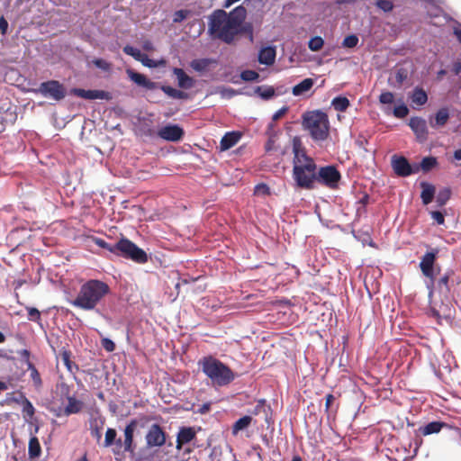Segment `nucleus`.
<instances>
[{
	"label": "nucleus",
	"mask_w": 461,
	"mask_h": 461,
	"mask_svg": "<svg viewBox=\"0 0 461 461\" xmlns=\"http://www.w3.org/2000/svg\"><path fill=\"white\" fill-rule=\"evenodd\" d=\"M157 135L168 141H178L184 136V131L177 125H167L159 129Z\"/></svg>",
	"instance_id": "4468645a"
},
{
	"label": "nucleus",
	"mask_w": 461,
	"mask_h": 461,
	"mask_svg": "<svg viewBox=\"0 0 461 461\" xmlns=\"http://www.w3.org/2000/svg\"><path fill=\"white\" fill-rule=\"evenodd\" d=\"M448 281H449V275L445 274L443 276H441L438 282V286H445L448 289Z\"/></svg>",
	"instance_id": "680f3d73"
},
{
	"label": "nucleus",
	"mask_w": 461,
	"mask_h": 461,
	"mask_svg": "<svg viewBox=\"0 0 461 461\" xmlns=\"http://www.w3.org/2000/svg\"><path fill=\"white\" fill-rule=\"evenodd\" d=\"M256 194H262L264 195H268L270 194V189L268 185L266 184H259L255 187Z\"/></svg>",
	"instance_id": "bf43d9fd"
},
{
	"label": "nucleus",
	"mask_w": 461,
	"mask_h": 461,
	"mask_svg": "<svg viewBox=\"0 0 461 461\" xmlns=\"http://www.w3.org/2000/svg\"><path fill=\"white\" fill-rule=\"evenodd\" d=\"M408 124L420 141H424L427 140V122L422 117H411Z\"/></svg>",
	"instance_id": "2eb2a0df"
},
{
	"label": "nucleus",
	"mask_w": 461,
	"mask_h": 461,
	"mask_svg": "<svg viewBox=\"0 0 461 461\" xmlns=\"http://www.w3.org/2000/svg\"><path fill=\"white\" fill-rule=\"evenodd\" d=\"M8 29V23L7 21L2 16L0 18V32L2 34H5L6 31Z\"/></svg>",
	"instance_id": "0e129e2a"
},
{
	"label": "nucleus",
	"mask_w": 461,
	"mask_h": 461,
	"mask_svg": "<svg viewBox=\"0 0 461 461\" xmlns=\"http://www.w3.org/2000/svg\"><path fill=\"white\" fill-rule=\"evenodd\" d=\"M19 355L24 360L26 366H28V362H31L30 361V355H31L30 351L27 349H22L19 352Z\"/></svg>",
	"instance_id": "e2e57ef3"
},
{
	"label": "nucleus",
	"mask_w": 461,
	"mask_h": 461,
	"mask_svg": "<svg viewBox=\"0 0 461 461\" xmlns=\"http://www.w3.org/2000/svg\"><path fill=\"white\" fill-rule=\"evenodd\" d=\"M239 35H246L250 42L254 41V34H253V24L251 23L241 22L240 23V28L238 29Z\"/></svg>",
	"instance_id": "2f4dec72"
},
{
	"label": "nucleus",
	"mask_w": 461,
	"mask_h": 461,
	"mask_svg": "<svg viewBox=\"0 0 461 461\" xmlns=\"http://www.w3.org/2000/svg\"><path fill=\"white\" fill-rule=\"evenodd\" d=\"M113 446L112 451L115 456H122L124 455L123 441L121 438H116Z\"/></svg>",
	"instance_id": "c03bdc74"
},
{
	"label": "nucleus",
	"mask_w": 461,
	"mask_h": 461,
	"mask_svg": "<svg viewBox=\"0 0 461 461\" xmlns=\"http://www.w3.org/2000/svg\"><path fill=\"white\" fill-rule=\"evenodd\" d=\"M331 105L337 112H345L349 106V100L345 96H337L332 100Z\"/></svg>",
	"instance_id": "473e14b6"
},
{
	"label": "nucleus",
	"mask_w": 461,
	"mask_h": 461,
	"mask_svg": "<svg viewBox=\"0 0 461 461\" xmlns=\"http://www.w3.org/2000/svg\"><path fill=\"white\" fill-rule=\"evenodd\" d=\"M451 196L449 188L440 190L437 195V203L438 206H444Z\"/></svg>",
	"instance_id": "a19ab883"
},
{
	"label": "nucleus",
	"mask_w": 461,
	"mask_h": 461,
	"mask_svg": "<svg viewBox=\"0 0 461 461\" xmlns=\"http://www.w3.org/2000/svg\"><path fill=\"white\" fill-rule=\"evenodd\" d=\"M255 93L263 99L267 100L275 95V89L271 86H261L256 88Z\"/></svg>",
	"instance_id": "4c0bfd02"
},
{
	"label": "nucleus",
	"mask_w": 461,
	"mask_h": 461,
	"mask_svg": "<svg viewBox=\"0 0 461 461\" xmlns=\"http://www.w3.org/2000/svg\"><path fill=\"white\" fill-rule=\"evenodd\" d=\"M438 165L437 158L435 157H425L422 158L420 163L419 167L420 170L424 173L429 172L432 168H434Z\"/></svg>",
	"instance_id": "c756f323"
},
{
	"label": "nucleus",
	"mask_w": 461,
	"mask_h": 461,
	"mask_svg": "<svg viewBox=\"0 0 461 461\" xmlns=\"http://www.w3.org/2000/svg\"><path fill=\"white\" fill-rule=\"evenodd\" d=\"M324 44L321 37L316 36L309 41L308 47L312 51H319Z\"/></svg>",
	"instance_id": "37998d69"
},
{
	"label": "nucleus",
	"mask_w": 461,
	"mask_h": 461,
	"mask_svg": "<svg viewBox=\"0 0 461 461\" xmlns=\"http://www.w3.org/2000/svg\"><path fill=\"white\" fill-rule=\"evenodd\" d=\"M408 72L404 68H400L395 73V79L399 84H402L407 79Z\"/></svg>",
	"instance_id": "6e6d98bb"
},
{
	"label": "nucleus",
	"mask_w": 461,
	"mask_h": 461,
	"mask_svg": "<svg viewBox=\"0 0 461 461\" xmlns=\"http://www.w3.org/2000/svg\"><path fill=\"white\" fill-rule=\"evenodd\" d=\"M420 186L422 188L420 198L424 204H429L432 202L435 195V187L433 185L427 182H421Z\"/></svg>",
	"instance_id": "b1692460"
},
{
	"label": "nucleus",
	"mask_w": 461,
	"mask_h": 461,
	"mask_svg": "<svg viewBox=\"0 0 461 461\" xmlns=\"http://www.w3.org/2000/svg\"><path fill=\"white\" fill-rule=\"evenodd\" d=\"M35 409L32 403L27 399L24 398L23 401V414L26 420H31L34 416Z\"/></svg>",
	"instance_id": "c9c22d12"
},
{
	"label": "nucleus",
	"mask_w": 461,
	"mask_h": 461,
	"mask_svg": "<svg viewBox=\"0 0 461 461\" xmlns=\"http://www.w3.org/2000/svg\"><path fill=\"white\" fill-rule=\"evenodd\" d=\"M394 100L393 94L391 92H384L379 96V101L382 104H392Z\"/></svg>",
	"instance_id": "864d4df0"
},
{
	"label": "nucleus",
	"mask_w": 461,
	"mask_h": 461,
	"mask_svg": "<svg viewBox=\"0 0 461 461\" xmlns=\"http://www.w3.org/2000/svg\"><path fill=\"white\" fill-rule=\"evenodd\" d=\"M313 80L312 78H305L303 81H301L299 84L295 85L293 87V94L294 95H302L305 94L306 92L310 91L311 88L313 86Z\"/></svg>",
	"instance_id": "a878e982"
},
{
	"label": "nucleus",
	"mask_w": 461,
	"mask_h": 461,
	"mask_svg": "<svg viewBox=\"0 0 461 461\" xmlns=\"http://www.w3.org/2000/svg\"><path fill=\"white\" fill-rule=\"evenodd\" d=\"M432 219L439 225L445 221L444 214L439 211H433L430 212Z\"/></svg>",
	"instance_id": "4d7b16f0"
},
{
	"label": "nucleus",
	"mask_w": 461,
	"mask_h": 461,
	"mask_svg": "<svg viewBox=\"0 0 461 461\" xmlns=\"http://www.w3.org/2000/svg\"><path fill=\"white\" fill-rule=\"evenodd\" d=\"M138 422L136 420H131L124 429V439H123V451L130 454H134L136 445L134 444L133 436L134 431L137 428Z\"/></svg>",
	"instance_id": "ddd939ff"
},
{
	"label": "nucleus",
	"mask_w": 461,
	"mask_h": 461,
	"mask_svg": "<svg viewBox=\"0 0 461 461\" xmlns=\"http://www.w3.org/2000/svg\"><path fill=\"white\" fill-rule=\"evenodd\" d=\"M27 369L31 371L30 376L35 387H41L42 385V380L35 366L32 362H28Z\"/></svg>",
	"instance_id": "f704fd0d"
},
{
	"label": "nucleus",
	"mask_w": 461,
	"mask_h": 461,
	"mask_svg": "<svg viewBox=\"0 0 461 461\" xmlns=\"http://www.w3.org/2000/svg\"><path fill=\"white\" fill-rule=\"evenodd\" d=\"M161 89L167 96H169L173 99H185L187 97L186 93H185L181 90L176 89L172 86H164L161 87Z\"/></svg>",
	"instance_id": "7c9ffc66"
},
{
	"label": "nucleus",
	"mask_w": 461,
	"mask_h": 461,
	"mask_svg": "<svg viewBox=\"0 0 461 461\" xmlns=\"http://www.w3.org/2000/svg\"><path fill=\"white\" fill-rule=\"evenodd\" d=\"M60 357H61V360L63 362V364L65 365V366L67 367L68 371L71 374H76L77 371H78V366L74 363L70 357H71V352L68 351V350H63L61 353H60Z\"/></svg>",
	"instance_id": "cd10ccee"
},
{
	"label": "nucleus",
	"mask_w": 461,
	"mask_h": 461,
	"mask_svg": "<svg viewBox=\"0 0 461 461\" xmlns=\"http://www.w3.org/2000/svg\"><path fill=\"white\" fill-rule=\"evenodd\" d=\"M391 166L394 174L400 177H406L420 171L417 164L411 165L405 157L399 155L392 156Z\"/></svg>",
	"instance_id": "0eeeda50"
},
{
	"label": "nucleus",
	"mask_w": 461,
	"mask_h": 461,
	"mask_svg": "<svg viewBox=\"0 0 461 461\" xmlns=\"http://www.w3.org/2000/svg\"><path fill=\"white\" fill-rule=\"evenodd\" d=\"M446 424L444 422H441V421H432V422H429L428 423L427 425L423 426V427H420L418 431L422 435V436H428V435H430V434H435V433H438L441 429L443 427H445Z\"/></svg>",
	"instance_id": "393cba45"
},
{
	"label": "nucleus",
	"mask_w": 461,
	"mask_h": 461,
	"mask_svg": "<svg viewBox=\"0 0 461 461\" xmlns=\"http://www.w3.org/2000/svg\"><path fill=\"white\" fill-rule=\"evenodd\" d=\"M340 173L333 166H326L317 171L316 181L330 187L335 188L340 180Z\"/></svg>",
	"instance_id": "6e6552de"
},
{
	"label": "nucleus",
	"mask_w": 461,
	"mask_h": 461,
	"mask_svg": "<svg viewBox=\"0 0 461 461\" xmlns=\"http://www.w3.org/2000/svg\"><path fill=\"white\" fill-rule=\"evenodd\" d=\"M198 365L213 386H227L237 377L236 373L229 366L212 356L203 357Z\"/></svg>",
	"instance_id": "20e7f679"
},
{
	"label": "nucleus",
	"mask_w": 461,
	"mask_h": 461,
	"mask_svg": "<svg viewBox=\"0 0 461 461\" xmlns=\"http://www.w3.org/2000/svg\"><path fill=\"white\" fill-rule=\"evenodd\" d=\"M110 293L109 285L98 279H90L84 283L70 303L84 311L94 310Z\"/></svg>",
	"instance_id": "7ed1b4c3"
},
{
	"label": "nucleus",
	"mask_w": 461,
	"mask_h": 461,
	"mask_svg": "<svg viewBox=\"0 0 461 461\" xmlns=\"http://www.w3.org/2000/svg\"><path fill=\"white\" fill-rule=\"evenodd\" d=\"M438 252V249H432L430 251H428L424 254L420 262V268L421 273L423 274L424 276L430 279L432 283L434 282L435 279L433 267L436 262Z\"/></svg>",
	"instance_id": "9b49d317"
},
{
	"label": "nucleus",
	"mask_w": 461,
	"mask_h": 461,
	"mask_svg": "<svg viewBox=\"0 0 461 461\" xmlns=\"http://www.w3.org/2000/svg\"><path fill=\"white\" fill-rule=\"evenodd\" d=\"M452 71L455 75H459L461 73V62L456 61L453 64Z\"/></svg>",
	"instance_id": "338daca9"
},
{
	"label": "nucleus",
	"mask_w": 461,
	"mask_h": 461,
	"mask_svg": "<svg viewBox=\"0 0 461 461\" xmlns=\"http://www.w3.org/2000/svg\"><path fill=\"white\" fill-rule=\"evenodd\" d=\"M41 454V447L37 437H32L28 446V455L32 459L38 458Z\"/></svg>",
	"instance_id": "bb28decb"
},
{
	"label": "nucleus",
	"mask_w": 461,
	"mask_h": 461,
	"mask_svg": "<svg viewBox=\"0 0 461 461\" xmlns=\"http://www.w3.org/2000/svg\"><path fill=\"white\" fill-rule=\"evenodd\" d=\"M123 52L129 56H131L137 61H140L142 55L144 54L140 50H138L131 45H126L123 48Z\"/></svg>",
	"instance_id": "79ce46f5"
},
{
	"label": "nucleus",
	"mask_w": 461,
	"mask_h": 461,
	"mask_svg": "<svg viewBox=\"0 0 461 461\" xmlns=\"http://www.w3.org/2000/svg\"><path fill=\"white\" fill-rule=\"evenodd\" d=\"M293 152V178L296 186L306 190L313 189L317 176L316 163L306 154L298 139H294Z\"/></svg>",
	"instance_id": "f03ea898"
},
{
	"label": "nucleus",
	"mask_w": 461,
	"mask_h": 461,
	"mask_svg": "<svg viewBox=\"0 0 461 461\" xmlns=\"http://www.w3.org/2000/svg\"><path fill=\"white\" fill-rule=\"evenodd\" d=\"M303 126L315 140H323L329 136L328 117H303Z\"/></svg>",
	"instance_id": "423d86ee"
},
{
	"label": "nucleus",
	"mask_w": 461,
	"mask_h": 461,
	"mask_svg": "<svg viewBox=\"0 0 461 461\" xmlns=\"http://www.w3.org/2000/svg\"><path fill=\"white\" fill-rule=\"evenodd\" d=\"M93 63L96 68H101L104 71L109 70L111 68L110 63L102 59H95V60H93Z\"/></svg>",
	"instance_id": "5fc2aeb1"
},
{
	"label": "nucleus",
	"mask_w": 461,
	"mask_h": 461,
	"mask_svg": "<svg viewBox=\"0 0 461 461\" xmlns=\"http://www.w3.org/2000/svg\"><path fill=\"white\" fill-rule=\"evenodd\" d=\"M84 402L76 399L73 396L68 397V404L63 410V415L69 416L71 414L78 413L82 411Z\"/></svg>",
	"instance_id": "4be33fe9"
},
{
	"label": "nucleus",
	"mask_w": 461,
	"mask_h": 461,
	"mask_svg": "<svg viewBox=\"0 0 461 461\" xmlns=\"http://www.w3.org/2000/svg\"><path fill=\"white\" fill-rule=\"evenodd\" d=\"M190 12L188 10H178L175 12L173 15V22L181 23L188 16Z\"/></svg>",
	"instance_id": "8fccbe9b"
},
{
	"label": "nucleus",
	"mask_w": 461,
	"mask_h": 461,
	"mask_svg": "<svg viewBox=\"0 0 461 461\" xmlns=\"http://www.w3.org/2000/svg\"><path fill=\"white\" fill-rule=\"evenodd\" d=\"M129 77L138 86L145 87L147 89H155L157 86V84L155 82L150 81L149 78H147L146 76L143 74L135 72L133 70L128 69L127 70Z\"/></svg>",
	"instance_id": "a211bd4d"
},
{
	"label": "nucleus",
	"mask_w": 461,
	"mask_h": 461,
	"mask_svg": "<svg viewBox=\"0 0 461 461\" xmlns=\"http://www.w3.org/2000/svg\"><path fill=\"white\" fill-rule=\"evenodd\" d=\"M358 43L357 36L351 34L345 37L342 45L346 48H354Z\"/></svg>",
	"instance_id": "49530a36"
},
{
	"label": "nucleus",
	"mask_w": 461,
	"mask_h": 461,
	"mask_svg": "<svg viewBox=\"0 0 461 461\" xmlns=\"http://www.w3.org/2000/svg\"><path fill=\"white\" fill-rule=\"evenodd\" d=\"M28 312V319L32 321H41V312L38 309L34 307H27Z\"/></svg>",
	"instance_id": "09e8293b"
},
{
	"label": "nucleus",
	"mask_w": 461,
	"mask_h": 461,
	"mask_svg": "<svg viewBox=\"0 0 461 461\" xmlns=\"http://www.w3.org/2000/svg\"><path fill=\"white\" fill-rule=\"evenodd\" d=\"M167 435L158 424H152L146 434V444L149 447H162L166 443Z\"/></svg>",
	"instance_id": "f8f14e48"
},
{
	"label": "nucleus",
	"mask_w": 461,
	"mask_h": 461,
	"mask_svg": "<svg viewBox=\"0 0 461 461\" xmlns=\"http://www.w3.org/2000/svg\"><path fill=\"white\" fill-rule=\"evenodd\" d=\"M116 437H117L116 429H114L113 428H108L105 432V437H104V440L103 443V447H112L116 439Z\"/></svg>",
	"instance_id": "58836bf2"
},
{
	"label": "nucleus",
	"mask_w": 461,
	"mask_h": 461,
	"mask_svg": "<svg viewBox=\"0 0 461 461\" xmlns=\"http://www.w3.org/2000/svg\"><path fill=\"white\" fill-rule=\"evenodd\" d=\"M449 117H434L430 120V125L433 128H439L444 126Z\"/></svg>",
	"instance_id": "603ef678"
},
{
	"label": "nucleus",
	"mask_w": 461,
	"mask_h": 461,
	"mask_svg": "<svg viewBox=\"0 0 461 461\" xmlns=\"http://www.w3.org/2000/svg\"><path fill=\"white\" fill-rule=\"evenodd\" d=\"M103 425L104 421H101L100 424H98L96 420L90 423V434L97 442H99L102 438Z\"/></svg>",
	"instance_id": "e433bc0d"
},
{
	"label": "nucleus",
	"mask_w": 461,
	"mask_h": 461,
	"mask_svg": "<svg viewBox=\"0 0 461 461\" xmlns=\"http://www.w3.org/2000/svg\"><path fill=\"white\" fill-rule=\"evenodd\" d=\"M74 93L77 96L87 99H104L108 95V93L103 90H85L82 88H75Z\"/></svg>",
	"instance_id": "aec40b11"
},
{
	"label": "nucleus",
	"mask_w": 461,
	"mask_h": 461,
	"mask_svg": "<svg viewBox=\"0 0 461 461\" xmlns=\"http://www.w3.org/2000/svg\"><path fill=\"white\" fill-rule=\"evenodd\" d=\"M241 138L240 131L226 132L221 140L219 149L221 151H226L234 147Z\"/></svg>",
	"instance_id": "f3484780"
},
{
	"label": "nucleus",
	"mask_w": 461,
	"mask_h": 461,
	"mask_svg": "<svg viewBox=\"0 0 461 461\" xmlns=\"http://www.w3.org/2000/svg\"><path fill=\"white\" fill-rule=\"evenodd\" d=\"M409 109L405 104H400L394 107L393 115H408Z\"/></svg>",
	"instance_id": "13d9d810"
},
{
	"label": "nucleus",
	"mask_w": 461,
	"mask_h": 461,
	"mask_svg": "<svg viewBox=\"0 0 461 461\" xmlns=\"http://www.w3.org/2000/svg\"><path fill=\"white\" fill-rule=\"evenodd\" d=\"M39 92L45 97L59 101L66 96V88L57 80H50L41 84Z\"/></svg>",
	"instance_id": "1a4fd4ad"
},
{
	"label": "nucleus",
	"mask_w": 461,
	"mask_h": 461,
	"mask_svg": "<svg viewBox=\"0 0 461 461\" xmlns=\"http://www.w3.org/2000/svg\"><path fill=\"white\" fill-rule=\"evenodd\" d=\"M428 101L427 93L420 87H415L410 95L411 106L413 109H419Z\"/></svg>",
	"instance_id": "6ab92c4d"
},
{
	"label": "nucleus",
	"mask_w": 461,
	"mask_h": 461,
	"mask_svg": "<svg viewBox=\"0 0 461 461\" xmlns=\"http://www.w3.org/2000/svg\"><path fill=\"white\" fill-rule=\"evenodd\" d=\"M133 131L141 138L152 137L156 134L155 124L151 117H134Z\"/></svg>",
	"instance_id": "9d476101"
},
{
	"label": "nucleus",
	"mask_w": 461,
	"mask_h": 461,
	"mask_svg": "<svg viewBox=\"0 0 461 461\" xmlns=\"http://www.w3.org/2000/svg\"><path fill=\"white\" fill-rule=\"evenodd\" d=\"M212 63L209 59H196L191 61V68L198 72H203L208 68Z\"/></svg>",
	"instance_id": "72a5a7b5"
},
{
	"label": "nucleus",
	"mask_w": 461,
	"mask_h": 461,
	"mask_svg": "<svg viewBox=\"0 0 461 461\" xmlns=\"http://www.w3.org/2000/svg\"><path fill=\"white\" fill-rule=\"evenodd\" d=\"M115 249L116 256L131 259L139 264H144L148 261L147 253L126 238L120 239L118 242L115 243Z\"/></svg>",
	"instance_id": "39448f33"
},
{
	"label": "nucleus",
	"mask_w": 461,
	"mask_h": 461,
	"mask_svg": "<svg viewBox=\"0 0 461 461\" xmlns=\"http://www.w3.org/2000/svg\"><path fill=\"white\" fill-rule=\"evenodd\" d=\"M90 239L98 247L107 249L109 252L115 255V252H116L115 244L111 245V244L107 243L105 240H104L103 239L94 237V236H92Z\"/></svg>",
	"instance_id": "ea45409f"
},
{
	"label": "nucleus",
	"mask_w": 461,
	"mask_h": 461,
	"mask_svg": "<svg viewBox=\"0 0 461 461\" xmlns=\"http://www.w3.org/2000/svg\"><path fill=\"white\" fill-rule=\"evenodd\" d=\"M196 431L193 427H181L176 437V449L180 450L183 445L195 438Z\"/></svg>",
	"instance_id": "dca6fc26"
},
{
	"label": "nucleus",
	"mask_w": 461,
	"mask_h": 461,
	"mask_svg": "<svg viewBox=\"0 0 461 461\" xmlns=\"http://www.w3.org/2000/svg\"><path fill=\"white\" fill-rule=\"evenodd\" d=\"M276 54L275 47L268 46L262 48L258 54V61L261 64L270 66L275 62Z\"/></svg>",
	"instance_id": "412c9836"
},
{
	"label": "nucleus",
	"mask_w": 461,
	"mask_h": 461,
	"mask_svg": "<svg viewBox=\"0 0 461 461\" xmlns=\"http://www.w3.org/2000/svg\"><path fill=\"white\" fill-rule=\"evenodd\" d=\"M252 421V418L249 415H245L236 420L232 426V434L237 435L239 431L247 429Z\"/></svg>",
	"instance_id": "c85d7f7f"
},
{
	"label": "nucleus",
	"mask_w": 461,
	"mask_h": 461,
	"mask_svg": "<svg viewBox=\"0 0 461 461\" xmlns=\"http://www.w3.org/2000/svg\"><path fill=\"white\" fill-rule=\"evenodd\" d=\"M369 203V195L368 194H364L358 201V203H360L363 208L366 207V205Z\"/></svg>",
	"instance_id": "774afa93"
},
{
	"label": "nucleus",
	"mask_w": 461,
	"mask_h": 461,
	"mask_svg": "<svg viewBox=\"0 0 461 461\" xmlns=\"http://www.w3.org/2000/svg\"><path fill=\"white\" fill-rule=\"evenodd\" d=\"M325 399H326L325 408H326V411H328L330 408L332 402H334L335 397L333 394L329 393L326 395Z\"/></svg>",
	"instance_id": "69168bd1"
},
{
	"label": "nucleus",
	"mask_w": 461,
	"mask_h": 461,
	"mask_svg": "<svg viewBox=\"0 0 461 461\" xmlns=\"http://www.w3.org/2000/svg\"><path fill=\"white\" fill-rule=\"evenodd\" d=\"M174 74L176 76L179 87L189 89L194 86V79L189 77L182 68H175Z\"/></svg>",
	"instance_id": "5701e85b"
},
{
	"label": "nucleus",
	"mask_w": 461,
	"mask_h": 461,
	"mask_svg": "<svg viewBox=\"0 0 461 461\" xmlns=\"http://www.w3.org/2000/svg\"><path fill=\"white\" fill-rule=\"evenodd\" d=\"M259 77V75L258 72L254 70H244L241 73V78L245 81H254L257 80Z\"/></svg>",
	"instance_id": "de8ad7c7"
},
{
	"label": "nucleus",
	"mask_w": 461,
	"mask_h": 461,
	"mask_svg": "<svg viewBox=\"0 0 461 461\" xmlns=\"http://www.w3.org/2000/svg\"><path fill=\"white\" fill-rule=\"evenodd\" d=\"M375 5L385 13L391 12L393 9V4L390 0H377Z\"/></svg>",
	"instance_id": "a18cd8bd"
},
{
	"label": "nucleus",
	"mask_w": 461,
	"mask_h": 461,
	"mask_svg": "<svg viewBox=\"0 0 461 461\" xmlns=\"http://www.w3.org/2000/svg\"><path fill=\"white\" fill-rule=\"evenodd\" d=\"M247 17V10L239 5L230 13L224 10H215L210 16L209 32L216 39L231 44L239 36L240 23Z\"/></svg>",
	"instance_id": "f257e3e1"
},
{
	"label": "nucleus",
	"mask_w": 461,
	"mask_h": 461,
	"mask_svg": "<svg viewBox=\"0 0 461 461\" xmlns=\"http://www.w3.org/2000/svg\"><path fill=\"white\" fill-rule=\"evenodd\" d=\"M101 345L107 352H113L115 350L114 342L108 338H103L101 339Z\"/></svg>",
	"instance_id": "3c124183"
},
{
	"label": "nucleus",
	"mask_w": 461,
	"mask_h": 461,
	"mask_svg": "<svg viewBox=\"0 0 461 461\" xmlns=\"http://www.w3.org/2000/svg\"><path fill=\"white\" fill-rule=\"evenodd\" d=\"M140 62H141L145 67L148 68H155L156 63L154 60L150 59L147 54H143Z\"/></svg>",
	"instance_id": "052dcab7"
}]
</instances>
